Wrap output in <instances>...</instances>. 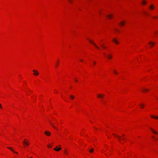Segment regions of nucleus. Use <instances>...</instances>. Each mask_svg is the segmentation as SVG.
<instances>
[{
	"label": "nucleus",
	"instance_id": "f257e3e1",
	"mask_svg": "<svg viewBox=\"0 0 158 158\" xmlns=\"http://www.w3.org/2000/svg\"><path fill=\"white\" fill-rule=\"evenodd\" d=\"M148 44L151 47H152L155 45V43L152 41H150L148 43Z\"/></svg>",
	"mask_w": 158,
	"mask_h": 158
},
{
	"label": "nucleus",
	"instance_id": "f03ea898",
	"mask_svg": "<svg viewBox=\"0 0 158 158\" xmlns=\"http://www.w3.org/2000/svg\"><path fill=\"white\" fill-rule=\"evenodd\" d=\"M113 134L115 136V137H117L118 138V140L120 142H121V137L118 135H117L114 134Z\"/></svg>",
	"mask_w": 158,
	"mask_h": 158
},
{
	"label": "nucleus",
	"instance_id": "7ed1b4c3",
	"mask_svg": "<svg viewBox=\"0 0 158 158\" xmlns=\"http://www.w3.org/2000/svg\"><path fill=\"white\" fill-rule=\"evenodd\" d=\"M33 72H34L33 74L35 76H37L39 75V73L38 71L35 70H33Z\"/></svg>",
	"mask_w": 158,
	"mask_h": 158
},
{
	"label": "nucleus",
	"instance_id": "20e7f679",
	"mask_svg": "<svg viewBox=\"0 0 158 158\" xmlns=\"http://www.w3.org/2000/svg\"><path fill=\"white\" fill-rule=\"evenodd\" d=\"M23 145H27V146L29 145V142L28 141H27L26 139L24 140V141L23 142Z\"/></svg>",
	"mask_w": 158,
	"mask_h": 158
},
{
	"label": "nucleus",
	"instance_id": "39448f33",
	"mask_svg": "<svg viewBox=\"0 0 158 158\" xmlns=\"http://www.w3.org/2000/svg\"><path fill=\"white\" fill-rule=\"evenodd\" d=\"M89 41L90 43L94 45L98 49H100L97 46V45L95 44L94 42H93L91 40H89Z\"/></svg>",
	"mask_w": 158,
	"mask_h": 158
},
{
	"label": "nucleus",
	"instance_id": "423d86ee",
	"mask_svg": "<svg viewBox=\"0 0 158 158\" xmlns=\"http://www.w3.org/2000/svg\"><path fill=\"white\" fill-rule=\"evenodd\" d=\"M45 134L47 136L51 135V132L49 131H46L44 132Z\"/></svg>",
	"mask_w": 158,
	"mask_h": 158
},
{
	"label": "nucleus",
	"instance_id": "0eeeda50",
	"mask_svg": "<svg viewBox=\"0 0 158 158\" xmlns=\"http://www.w3.org/2000/svg\"><path fill=\"white\" fill-rule=\"evenodd\" d=\"M49 122L50 124H51V125L52 127H53L56 130H58V129L57 128H56L55 126H54V124L53 123H52L50 121H49Z\"/></svg>",
	"mask_w": 158,
	"mask_h": 158
},
{
	"label": "nucleus",
	"instance_id": "6e6552de",
	"mask_svg": "<svg viewBox=\"0 0 158 158\" xmlns=\"http://www.w3.org/2000/svg\"><path fill=\"white\" fill-rule=\"evenodd\" d=\"M113 41L114 43H115L116 44H118L119 43L117 40L115 38L113 39Z\"/></svg>",
	"mask_w": 158,
	"mask_h": 158
},
{
	"label": "nucleus",
	"instance_id": "1a4fd4ad",
	"mask_svg": "<svg viewBox=\"0 0 158 158\" xmlns=\"http://www.w3.org/2000/svg\"><path fill=\"white\" fill-rule=\"evenodd\" d=\"M104 94H99L97 95V96L98 97L101 98H102L104 96Z\"/></svg>",
	"mask_w": 158,
	"mask_h": 158
},
{
	"label": "nucleus",
	"instance_id": "9d476101",
	"mask_svg": "<svg viewBox=\"0 0 158 158\" xmlns=\"http://www.w3.org/2000/svg\"><path fill=\"white\" fill-rule=\"evenodd\" d=\"M150 129L152 130V132L155 134H158V133L155 131L153 129H152L151 128H150Z\"/></svg>",
	"mask_w": 158,
	"mask_h": 158
},
{
	"label": "nucleus",
	"instance_id": "9b49d317",
	"mask_svg": "<svg viewBox=\"0 0 158 158\" xmlns=\"http://www.w3.org/2000/svg\"><path fill=\"white\" fill-rule=\"evenodd\" d=\"M109 59H111L112 57V56L111 54L108 55L106 56Z\"/></svg>",
	"mask_w": 158,
	"mask_h": 158
},
{
	"label": "nucleus",
	"instance_id": "f8f14e48",
	"mask_svg": "<svg viewBox=\"0 0 158 158\" xmlns=\"http://www.w3.org/2000/svg\"><path fill=\"white\" fill-rule=\"evenodd\" d=\"M57 148V147H56V148L54 149V150H55L56 151H60V150L61 149V148H60L56 149Z\"/></svg>",
	"mask_w": 158,
	"mask_h": 158
},
{
	"label": "nucleus",
	"instance_id": "ddd939ff",
	"mask_svg": "<svg viewBox=\"0 0 158 158\" xmlns=\"http://www.w3.org/2000/svg\"><path fill=\"white\" fill-rule=\"evenodd\" d=\"M7 148L9 149H10V150L11 151H12L13 152H15V153H18L16 152H15L14 150L12 148H10V147H7Z\"/></svg>",
	"mask_w": 158,
	"mask_h": 158
},
{
	"label": "nucleus",
	"instance_id": "4468645a",
	"mask_svg": "<svg viewBox=\"0 0 158 158\" xmlns=\"http://www.w3.org/2000/svg\"><path fill=\"white\" fill-rule=\"evenodd\" d=\"M150 8L151 10H152L154 9L155 6L153 5H151L150 6Z\"/></svg>",
	"mask_w": 158,
	"mask_h": 158
},
{
	"label": "nucleus",
	"instance_id": "2eb2a0df",
	"mask_svg": "<svg viewBox=\"0 0 158 158\" xmlns=\"http://www.w3.org/2000/svg\"><path fill=\"white\" fill-rule=\"evenodd\" d=\"M140 106L141 108H143L145 106V104H140Z\"/></svg>",
	"mask_w": 158,
	"mask_h": 158
},
{
	"label": "nucleus",
	"instance_id": "dca6fc26",
	"mask_svg": "<svg viewBox=\"0 0 158 158\" xmlns=\"http://www.w3.org/2000/svg\"><path fill=\"white\" fill-rule=\"evenodd\" d=\"M151 118H154L155 119H158V116H153V115H151Z\"/></svg>",
	"mask_w": 158,
	"mask_h": 158
},
{
	"label": "nucleus",
	"instance_id": "f3484780",
	"mask_svg": "<svg viewBox=\"0 0 158 158\" xmlns=\"http://www.w3.org/2000/svg\"><path fill=\"white\" fill-rule=\"evenodd\" d=\"M70 98L71 99H73L74 98V96L73 95H70Z\"/></svg>",
	"mask_w": 158,
	"mask_h": 158
},
{
	"label": "nucleus",
	"instance_id": "a211bd4d",
	"mask_svg": "<svg viewBox=\"0 0 158 158\" xmlns=\"http://www.w3.org/2000/svg\"><path fill=\"white\" fill-rule=\"evenodd\" d=\"M125 24V22L123 21H122L120 23V25L122 26H123Z\"/></svg>",
	"mask_w": 158,
	"mask_h": 158
},
{
	"label": "nucleus",
	"instance_id": "6ab92c4d",
	"mask_svg": "<svg viewBox=\"0 0 158 158\" xmlns=\"http://www.w3.org/2000/svg\"><path fill=\"white\" fill-rule=\"evenodd\" d=\"M112 16V15H108L106 16V17L108 19H110Z\"/></svg>",
	"mask_w": 158,
	"mask_h": 158
},
{
	"label": "nucleus",
	"instance_id": "aec40b11",
	"mask_svg": "<svg viewBox=\"0 0 158 158\" xmlns=\"http://www.w3.org/2000/svg\"><path fill=\"white\" fill-rule=\"evenodd\" d=\"M149 91V90L148 89H143V90H142V92H144L146 91Z\"/></svg>",
	"mask_w": 158,
	"mask_h": 158
},
{
	"label": "nucleus",
	"instance_id": "412c9836",
	"mask_svg": "<svg viewBox=\"0 0 158 158\" xmlns=\"http://www.w3.org/2000/svg\"><path fill=\"white\" fill-rule=\"evenodd\" d=\"M64 153L65 154H66V155L68 154V151H67V150H64Z\"/></svg>",
	"mask_w": 158,
	"mask_h": 158
},
{
	"label": "nucleus",
	"instance_id": "4be33fe9",
	"mask_svg": "<svg viewBox=\"0 0 158 158\" xmlns=\"http://www.w3.org/2000/svg\"><path fill=\"white\" fill-rule=\"evenodd\" d=\"M94 151V149L93 148H92L90 150L89 152L91 153H92Z\"/></svg>",
	"mask_w": 158,
	"mask_h": 158
},
{
	"label": "nucleus",
	"instance_id": "5701e85b",
	"mask_svg": "<svg viewBox=\"0 0 158 158\" xmlns=\"http://www.w3.org/2000/svg\"><path fill=\"white\" fill-rule=\"evenodd\" d=\"M146 2H147L146 1H143L142 2V4H145L146 3Z\"/></svg>",
	"mask_w": 158,
	"mask_h": 158
},
{
	"label": "nucleus",
	"instance_id": "b1692460",
	"mask_svg": "<svg viewBox=\"0 0 158 158\" xmlns=\"http://www.w3.org/2000/svg\"><path fill=\"white\" fill-rule=\"evenodd\" d=\"M101 46L103 48H105L106 47H105L103 45H101Z\"/></svg>",
	"mask_w": 158,
	"mask_h": 158
},
{
	"label": "nucleus",
	"instance_id": "393cba45",
	"mask_svg": "<svg viewBox=\"0 0 158 158\" xmlns=\"http://www.w3.org/2000/svg\"><path fill=\"white\" fill-rule=\"evenodd\" d=\"M114 73L115 74H118V73L115 72V70H114Z\"/></svg>",
	"mask_w": 158,
	"mask_h": 158
},
{
	"label": "nucleus",
	"instance_id": "a878e982",
	"mask_svg": "<svg viewBox=\"0 0 158 158\" xmlns=\"http://www.w3.org/2000/svg\"><path fill=\"white\" fill-rule=\"evenodd\" d=\"M72 0H69V2L70 3H72Z\"/></svg>",
	"mask_w": 158,
	"mask_h": 158
},
{
	"label": "nucleus",
	"instance_id": "bb28decb",
	"mask_svg": "<svg viewBox=\"0 0 158 158\" xmlns=\"http://www.w3.org/2000/svg\"><path fill=\"white\" fill-rule=\"evenodd\" d=\"M152 137L154 139H155V137H154V136H152ZM155 140H158V139H157V138L156 139H155Z\"/></svg>",
	"mask_w": 158,
	"mask_h": 158
},
{
	"label": "nucleus",
	"instance_id": "cd10ccee",
	"mask_svg": "<svg viewBox=\"0 0 158 158\" xmlns=\"http://www.w3.org/2000/svg\"><path fill=\"white\" fill-rule=\"evenodd\" d=\"M58 64V62L57 61V63H56V67H57V65Z\"/></svg>",
	"mask_w": 158,
	"mask_h": 158
},
{
	"label": "nucleus",
	"instance_id": "c85d7f7f",
	"mask_svg": "<svg viewBox=\"0 0 158 158\" xmlns=\"http://www.w3.org/2000/svg\"><path fill=\"white\" fill-rule=\"evenodd\" d=\"M48 147L49 148H51L52 147V146H50L49 145H48Z\"/></svg>",
	"mask_w": 158,
	"mask_h": 158
},
{
	"label": "nucleus",
	"instance_id": "c756f323",
	"mask_svg": "<svg viewBox=\"0 0 158 158\" xmlns=\"http://www.w3.org/2000/svg\"><path fill=\"white\" fill-rule=\"evenodd\" d=\"M96 64V62L95 61H94V62H93L94 64L95 65Z\"/></svg>",
	"mask_w": 158,
	"mask_h": 158
},
{
	"label": "nucleus",
	"instance_id": "7c9ffc66",
	"mask_svg": "<svg viewBox=\"0 0 158 158\" xmlns=\"http://www.w3.org/2000/svg\"><path fill=\"white\" fill-rule=\"evenodd\" d=\"M75 81L76 82H77V81H78V80H77V79H75Z\"/></svg>",
	"mask_w": 158,
	"mask_h": 158
},
{
	"label": "nucleus",
	"instance_id": "2f4dec72",
	"mask_svg": "<svg viewBox=\"0 0 158 158\" xmlns=\"http://www.w3.org/2000/svg\"><path fill=\"white\" fill-rule=\"evenodd\" d=\"M2 106H1V104H0V108H2Z\"/></svg>",
	"mask_w": 158,
	"mask_h": 158
},
{
	"label": "nucleus",
	"instance_id": "473e14b6",
	"mask_svg": "<svg viewBox=\"0 0 158 158\" xmlns=\"http://www.w3.org/2000/svg\"><path fill=\"white\" fill-rule=\"evenodd\" d=\"M154 18H158V17H157V16L155 17H154Z\"/></svg>",
	"mask_w": 158,
	"mask_h": 158
},
{
	"label": "nucleus",
	"instance_id": "72a5a7b5",
	"mask_svg": "<svg viewBox=\"0 0 158 158\" xmlns=\"http://www.w3.org/2000/svg\"><path fill=\"white\" fill-rule=\"evenodd\" d=\"M80 60L82 62L83 61V60Z\"/></svg>",
	"mask_w": 158,
	"mask_h": 158
},
{
	"label": "nucleus",
	"instance_id": "f704fd0d",
	"mask_svg": "<svg viewBox=\"0 0 158 158\" xmlns=\"http://www.w3.org/2000/svg\"><path fill=\"white\" fill-rule=\"evenodd\" d=\"M125 139L124 138H122V139H123V140H124V139Z\"/></svg>",
	"mask_w": 158,
	"mask_h": 158
},
{
	"label": "nucleus",
	"instance_id": "c9c22d12",
	"mask_svg": "<svg viewBox=\"0 0 158 158\" xmlns=\"http://www.w3.org/2000/svg\"><path fill=\"white\" fill-rule=\"evenodd\" d=\"M115 30L116 31H118V30L117 29H115Z\"/></svg>",
	"mask_w": 158,
	"mask_h": 158
},
{
	"label": "nucleus",
	"instance_id": "e433bc0d",
	"mask_svg": "<svg viewBox=\"0 0 158 158\" xmlns=\"http://www.w3.org/2000/svg\"><path fill=\"white\" fill-rule=\"evenodd\" d=\"M104 55L105 56H106V54H105L104 53Z\"/></svg>",
	"mask_w": 158,
	"mask_h": 158
},
{
	"label": "nucleus",
	"instance_id": "4c0bfd02",
	"mask_svg": "<svg viewBox=\"0 0 158 158\" xmlns=\"http://www.w3.org/2000/svg\"><path fill=\"white\" fill-rule=\"evenodd\" d=\"M28 158H32V157H30Z\"/></svg>",
	"mask_w": 158,
	"mask_h": 158
},
{
	"label": "nucleus",
	"instance_id": "58836bf2",
	"mask_svg": "<svg viewBox=\"0 0 158 158\" xmlns=\"http://www.w3.org/2000/svg\"><path fill=\"white\" fill-rule=\"evenodd\" d=\"M155 34H156V32H155Z\"/></svg>",
	"mask_w": 158,
	"mask_h": 158
}]
</instances>
